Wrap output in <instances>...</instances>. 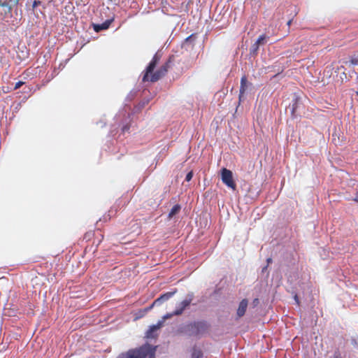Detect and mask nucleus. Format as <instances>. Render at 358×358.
<instances>
[{"label":"nucleus","mask_w":358,"mask_h":358,"mask_svg":"<svg viewBox=\"0 0 358 358\" xmlns=\"http://www.w3.org/2000/svg\"><path fill=\"white\" fill-rule=\"evenodd\" d=\"M41 3V1H34V3H33V8H36V6H38L39 4Z\"/></svg>","instance_id":"24"},{"label":"nucleus","mask_w":358,"mask_h":358,"mask_svg":"<svg viewBox=\"0 0 358 358\" xmlns=\"http://www.w3.org/2000/svg\"><path fill=\"white\" fill-rule=\"evenodd\" d=\"M129 129V127L128 125L124 126L122 127V131L124 132L126 131H128Z\"/></svg>","instance_id":"25"},{"label":"nucleus","mask_w":358,"mask_h":358,"mask_svg":"<svg viewBox=\"0 0 358 358\" xmlns=\"http://www.w3.org/2000/svg\"><path fill=\"white\" fill-rule=\"evenodd\" d=\"M163 326V321H159L157 324L152 325L146 332V337L152 338L156 336L155 334Z\"/></svg>","instance_id":"7"},{"label":"nucleus","mask_w":358,"mask_h":358,"mask_svg":"<svg viewBox=\"0 0 358 358\" xmlns=\"http://www.w3.org/2000/svg\"><path fill=\"white\" fill-rule=\"evenodd\" d=\"M247 78L245 76H243L241 79V86H240V94L239 99H241V96L244 94L246 89H247Z\"/></svg>","instance_id":"11"},{"label":"nucleus","mask_w":358,"mask_h":358,"mask_svg":"<svg viewBox=\"0 0 358 358\" xmlns=\"http://www.w3.org/2000/svg\"><path fill=\"white\" fill-rule=\"evenodd\" d=\"M292 22V19L289 20L288 22H287V25L288 27H289L291 25Z\"/></svg>","instance_id":"26"},{"label":"nucleus","mask_w":358,"mask_h":358,"mask_svg":"<svg viewBox=\"0 0 358 358\" xmlns=\"http://www.w3.org/2000/svg\"><path fill=\"white\" fill-rule=\"evenodd\" d=\"M254 301H257V302H258V299H255L254 300Z\"/></svg>","instance_id":"30"},{"label":"nucleus","mask_w":358,"mask_h":358,"mask_svg":"<svg viewBox=\"0 0 358 358\" xmlns=\"http://www.w3.org/2000/svg\"><path fill=\"white\" fill-rule=\"evenodd\" d=\"M177 292V289H176L173 292H169L166 293H164L162 294L159 297H158L157 299L154 301V304H158L160 305L164 301L169 300L170 298H171Z\"/></svg>","instance_id":"8"},{"label":"nucleus","mask_w":358,"mask_h":358,"mask_svg":"<svg viewBox=\"0 0 358 358\" xmlns=\"http://www.w3.org/2000/svg\"><path fill=\"white\" fill-rule=\"evenodd\" d=\"M294 298H295V300L296 301L297 303H299V301H298V297H297V296L296 295Z\"/></svg>","instance_id":"28"},{"label":"nucleus","mask_w":358,"mask_h":358,"mask_svg":"<svg viewBox=\"0 0 358 358\" xmlns=\"http://www.w3.org/2000/svg\"><path fill=\"white\" fill-rule=\"evenodd\" d=\"M193 177V172L192 171H189L187 175H186V177H185V180L189 182L192 180Z\"/></svg>","instance_id":"20"},{"label":"nucleus","mask_w":358,"mask_h":358,"mask_svg":"<svg viewBox=\"0 0 358 358\" xmlns=\"http://www.w3.org/2000/svg\"><path fill=\"white\" fill-rule=\"evenodd\" d=\"M0 6L9 7V0H0Z\"/></svg>","instance_id":"18"},{"label":"nucleus","mask_w":358,"mask_h":358,"mask_svg":"<svg viewBox=\"0 0 358 358\" xmlns=\"http://www.w3.org/2000/svg\"><path fill=\"white\" fill-rule=\"evenodd\" d=\"M297 13H298V12H297L296 10H295V14H294V15H297Z\"/></svg>","instance_id":"31"},{"label":"nucleus","mask_w":358,"mask_h":358,"mask_svg":"<svg viewBox=\"0 0 358 358\" xmlns=\"http://www.w3.org/2000/svg\"><path fill=\"white\" fill-rule=\"evenodd\" d=\"M271 261H272V260H271V258H268V259H267V262H268V264H270V263L271 262Z\"/></svg>","instance_id":"27"},{"label":"nucleus","mask_w":358,"mask_h":358,"mask_svg":"<svg viewBox=\"0 0 358 358\" xmlns=\"http://www.w3.org/2000/svg\"><path fill=\"white\" fill-rule=\"evenodd\" d=\"M181 209V206L179 204H176L173 206V208L171 209L169 213V218L171 219L174 215L178 214Z\"/></svg>","instance_id":"13"},{"label":"nucleus","mask_w":358,"mask_h":358,"mask_svg":"<svg viewBox=\"0 0 358 358\" xmlns=\"http://www.w3.org/2000/svg\"><path fill=\"white\" fill-rule=\"evenodd\" d=\"M173 315H175L174 311L172 313H167L163 317L162 321H163L164 323L166 320L171 318Z\"/></svg>","instance_id":"19"},{"label":"nucleus","mask_w":358,"mask_h":358,"mask_svg":"<svg viewBox=\"0 0 358 358\" xmlns=\"http://www.w3.org/2000/svg\"><path fill=\"white\" fill-rule=\"evenodd\" d=\"M156 350V346L145 343L120 354L117 358H155Z\"/></svg>","instance_id":"1"},{"label":"nucleus","mask_w":358,"mask_h":358,"mask_svg":"<svg viewBox=\"0 0 358 358\" xmlns=\"http://www.w3.org/2000/svg\"><path fill=\"white\" fill-rule=\"evenodd\" d=\"M266 38L267 37H266V36L265 34H262V35L259 36V38L255 41V43H257L259 45H264L266 43Z\"/></svg>","instance_id":"14"},{"label":"nucleus","mask_w":358,"mask_h":358,"mask_svg":"<svg viewBox=\"0 0 358 358\" xmlns=\"http://www.w3.org/2000/svg\"><path fill=\"white\" fill-rule=\"evenodd\" d=\"M24 85V82L22 81H18L15 83V87H14V89L15 90H17L19 89L20 87H21L22 85Z\"/></svg>","instance_id":"21"},{"label":"nucleus","mask_w":358,"mask_h":358,"mask_svg":"<svg viewBox=\"0 0 358 358\" xmlns=\"http://www.w3.org/2000/svg\"><path fill=\"white\" fill-rule=\"evenodd\" d=\"M336 358H339V357H336Z\"/></svg>","instance_id":"32"},{"label":"nucleus","mask_w":358,"mask_h":358,"mask_svg":"<svg viewBox=\"0 0 358 358\" xmlns=\"http://www.w3.org/2000/svg\"><path fill=\"white\" fill-rule=\"evenodd\" d=\"M112 21H113V20H107L101 24H94V31H96V32H99L101 30L107 29L110 27Z\"/></svg>","instance_id":"10"},{"label":"nucleus","mask_w":358,"mask_h":358,"mask_svg":"<svg viewBox=\"0 0 358 358\" xmlns=\"http://www.w3.org/2000/svg\"><path fill=\"white\" fill-rule=\"evenodd\" d=\"M20 0H9V8L17 6Z\"/></svg>","instance_id":"17"},{"label":"nucleus","mask_w":358,"mask_h":358,"mask_svg":"<svg viewBox=\"0 0 358 358\" xmlns=\"http://www.w3.org/2000/svg\"><path fill=\"white\" fill-rule=\"evenodd\" d=\"M158 306V304H154V302H153V303H152L150 306H148V307H147V308H145V310H146V311L150 310H151V309H152V308H153L154 306Z\"/></svg>","instance_id":"23"},{"label":"nucleus","mask_w":358,"mask_h":358,"mask_svg":"<svg viewBox=\"0 0 358 358\" xmlns=\"http://www.w3.org/2000/svg\"><path fill=\"white\" fill-rule=\"evenodd\" d=\"M294 103L292 106V115H294L296 109H297V107H298V101H299V98L298 97H296L294 99Z\"/></svg>","instance_id":"15"},{"label":"nucleus","mask_w":358,"mask_h":358,"mask_svg":"<svg viewBox=\"0 0 358 358\" xmlns=\"http://www.w3.org/2000/svg\"><path fill=\"white\" fill-rule=\"evenodd\" d=\"M355 201H356L357 202H358V198H355Z\"/></svg>","instance_id":"29"},{"label":"nucleus","mask_w":358,"mask_h":358,"mask_svg":"<svg viewBox=\"0 0 358 358\" xmlns=\"http://www.w3.org/2000/svg\"><path fill=\"white\" fill-rule=\"evenodd\" d=\"M221 174L223 183H224L227 187L235 190L236 185L233 179L232 172L226 168H223L221 171Z\"/></svg>","instance_id":"5"},{"label":"nucleus","mask_w":358,"mask_h":358,"mask_svg":"<svg viewBox=\"0 0 358 358\" xmlns=\"http://www.w3.org/2000/svg\"><path fill=\"white\" fill-rule=\"evenodd\" d=\"M202 357V350L197 346H194L192 349L191 358H201Z\"/></svg>","instance_id":"12"},{"label":"nucleus","mask_w":358,"mask_h":358,"mask_svg":"<svg viewBox=\"0 0 358 358\" xmlns=\"http://www.w3.org/2000/svg\"><path fill=\"white\" fill-rule=\"evenodd\" d=\"M208 325L205 322H194L185 327V331L189 336H198L206 333Z\"/></svg>","instance_id":"2"},{"label":"nucleus","mask_w":358,"mask_h":358,"mask_svg":"<svg viewBox=\"0 0 358 358\" xmlns=\"http://www.w3.org/2000/svg\"><path fill=\"white\" fill-rule=\"evenodd\" d=\"M259 45L255 43L252 46L250 49V52L252 54H256L259 50Z\"/></svg>","instance_id":"16"},{"label":"nucleus","mask_w":358,"mask_h":358,"mask_svg":"<svg viewBox=\"0 0 358 358\" xmlns=\"http://www.w3.org/2000/svg\"><path fill=\"white\" fill-rule=\"evenodd\" d=\"M173 62V56L169 57V59L155 72L151 75V83H155L159 80L161 78L164 76L171 68Z\"/></svg>","instance_id":"3"},{"label":"nucleus","mask_w":358,"mask_h":358,"mask_svg":"<svg viewBox=\"0 0 358 358\" xmlns=\"http://www.w3.org/2000/svg\"><path fill=\"white\" fill-rule=\"evenodd\" d=\"M248 301L245 299H243L240 302L238 310H237L238 317H241L245 315L247 307H248Z\"/></svg>","instance_id":"9"},{"label":"nucleus","mask_w":358,"mask_h":358,"mask_svg":"<svg viewBox=\"0 0 358 358\" xmlns=\"http://www.w3.org/2000/svg\"><path fill=\"white\" fill-rule=\"evenodd\" d=\"M194 298V294H189L185 299L181 301L174 310L175 315H180L183 311L190 305Z\"/></svg>","instance_id":"6"},{"label":"nucleus","mask_w":358,"mask_h":358,"mask_svg":"<svg viewBox=\"0 0 358 358\" xmlns=\"http://www.w3.org/2000/svg\"><path fill=\"white\" fill-rule=\"evenodd\" d=\"M350 62L352 65H358V58H351Z\"/></svg>","instance_id":"22"},{"label":"nucleus","mask_w":358,"mask_h":358,"mask_svg":"<svg viewBox=\"0 0 358 358\" xmlns=\"http://www.w3.org/2000/svg\"><path fill=\"white\" fill-rule=\"evenodd\" d=\"M161 59V55L159 53H156L150 62L149 63L148 66H147L145 73L143 76L142 80L143 82H150L151 79V75L154 73L153 71L155 69L157 64L159 63V62Z\"/></svg>","instance_id":"4"}]
</instances>
